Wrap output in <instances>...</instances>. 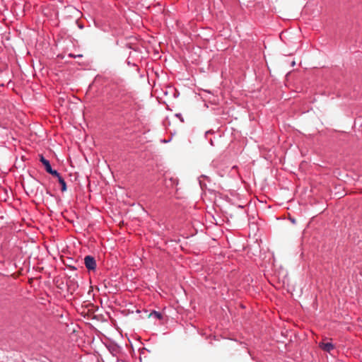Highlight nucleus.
Returning <instances> with one entry per match:
<instances>
[{
    "instance_id": "nucleus-1",
    "label": "nucleus",
    "mask_w": 362,
    "mask_h": 362,
    "mask_svg": "<svg viewBox=\"0 0 362 362\" xmlns=\"http://www.w3.org/2000/svg\"><path fill=\"white\" fill-rule=\"evenodd\" d=\"M105 93L107 101L113 104L128 92L123 79L115 78L108 81L105 86Z\"/></svg>"
},
{
    "instance_id": "nucleus-12",
    "label": "nucleus",
    "mask_w": 362,
    "mask_h": 362,
    "mask_svg": "<svg viewBox=\"0 0 362 362\" xmlns=\"http://www.w3.org/2000/svg\"><path fill=\"white\" fill-rule=\"evenodd\" d=\"M210 144L211 146H214V142H213L212 139L210 140Z\"/></svg>"
},
{
    "instance_id": "nucleus-2",
    "label": "nucleus",
    "mask_w": 362,
    "mask_h": 362,
    "mask_svg": "<svg viewBox=\"0 0 362 362\" xmlns=\"http://www.w3.org/2000/svg\"><path fill=\"white\" fill-rule=\"evenodd\" d=\"M115 109L125 116H133L139 109V105L131 92H127L112 104Z\"/></svg>"
},
{
    "instance_id": "nucleus-8",
    "label": "nucleus",
    "mask_w": 362,
    "mask_h": 362,
    "mask_svg": "<svg viewBox=\"0 0 362 362\" xmlns=\"http://www.w3.org/2000/svg\"><path fill=\"white\" fill-rule=\"evenodd\" d=\"M150 316L158 320H162L163 318L162 313L156 310L151 311L150 313Z\"/></svg>"
},
{
    "instance_id": "nucleus-6",
    "label": "nucleus",
    "mask_w": 362,
    "mask_h": 362,
    "mask_svg": "<svg viewBox=\"0 0 362 362\" xmlns=\"http://www.w3.org/2000/svg\"><path fill=\"white\" fill-rule=\"evenodd\" d=\"M319 347L323 351L329 353L334 349V345L331 342H320Z\"/></svg>"
},
{
    "instance_id": "nucleus-10",
    "label": "nucleus",
    "mask_w": 362,
    "mask_h": 362,
    "mask_svg": "<svg viewBox=\"0 0 362 362\" xmlns=\"http://www.w3.org/2000/svg\"><path fill=\"white\" fill-rule=\"evenodd\" d=\"M69 56L70 57H72V58H76V55H74V54H69ZM77 57H82V54H78V55H77Z\"/></svg>"
},
{
    "instance_id": "nucleus-11",
    "label": "nucleus",
    "mask_w": 362,
    "mask_h": 362,
    "mask_svg": "<svg viewBox=\"0 0 362 362\" xmlns=\"http://www.w3.org/2000/svg\"><path fill=\"white\" fill-rule=\"evenodd\" d=\"M69 268L71 269H73V270H76V268L75 267H74V266H69Z\"/></svg>"
},
{
    "instance_id": "nucleus-4",
    "label": "nucleus",
    "mask_w": 362,
    "mask_h": 362,
    "mask_svg": "<svg viewBox=\"0 0 362 362\" xmlns=\"http://www.w3.org/2000/svg\"><path fill=\"white\" fill-rule=\"evenodd\" d=\"M84 264L88 271H95L96 269V261L93 256L87 255L84 258Z\"/></svg>"
},
{
    "instance_id": "nucleus-5",
    "label": "nucleus",
    "mask_w": 362,
    "mask_h": 362,
    "mask_svg": "<svg viewBox=\"0 0 362 362\" xmlns=\"http://www.w3.org/2000/svg\"><path fill=\"white\" fill-rule=\"evenodd\" d=\"M178 183V181L177 179L173 178L172 177H165L164 180V185L165 187L167 188H172L174 185H177Z\"/></svg>"
},
{
    "instance_id": "nucleus-7",
    "label": "nucleus",
    "mask_w": 362,
    "mask_h": 362,
    "mask_svg": "<svg viewBox=\"0 0 362 362\" xmlns=\"http://www.w3.org/2000/svg\"><path fill=\"white\" fill-rule=\"evenodd\" d=\"M54 176L57 178L58 182L61 185V191L62 192H66L67 189V186H66V183L64 180V179L62 177V175L59 173H58V175H54Z\"/></svg>"
},
{
    "instance_id": "nucleus-3",
    "label": "nucleus",
    "mask_w": 362,
    "mask_h": 362,
    "mask_svg": "<svg viewBox=\"0 0 362 362\" xmlns=\"http://www.w3.org/2000/svg\"><path fill=\"white\" fill-rule=\"evenodd\" d=\"M40 161L42 163L45 167L46 172L52 175H58V172L56 170H53L50 162L46 159L42 155H40Z\"/></svg>"
},
{
    "instance_id": "nucleus-13",
    "label": "nucleus",
    "mask_w": 362,
    "mask_h": 362,
    "mask_svg": "<svg viewBox=\"0 0 362 362\" xmlns=\"http://www.w3.org/2000/svg\"><path fill=\"white\" fill-rule=\"evenodd\" d=\"M295 64H296V63H295V62H292V64H291V65H292V66H294V65H295Z\"/></svg>"
},
{
    "instance_id": "nucleus-9",
    "label": "nucleus",
    "mask_w": 362,
    "mask_h": 362,
    "mask_svg": "<svg viewBox=\"0 0 362 362\" xmlns=\"http://www.w3.org/2000/svg\"><path fill=\"white\" fill-rule=\"evenodd\" d=\"M175 116L180 119V120L182 122H184V118L182 117V115L180 113H177L175 115Z\"/></svg>"
}]
</instances>
